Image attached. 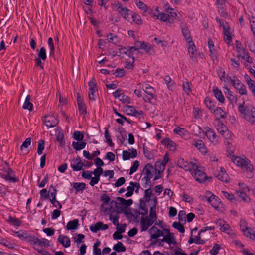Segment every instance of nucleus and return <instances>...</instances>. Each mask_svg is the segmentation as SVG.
Returning <instances> with one entry per match:
<instances>
[{"label": "nucleus", "mask_w": 255, "mask_h": 255, "mask_svg": "<svg viewBox=\"0 0 255 255\" xmlns=\"http://www.w3.org/2000/svg\"><path fill=\"white\" fill-rule=\"evenodd\" d=\"M232 160L239 166H241L242 168H245L248 172L247 177L249 178H251L254 176L253 170H254V166L250 160L248 159H243L240 157L236 156L233 157Z\"/></svg>", "instance_id": "f257e3e1"}, {"label": "nucleus", "mask_w": 255, "mask_h": 255, "mask_svg": "<svg viewBox=\"0 0 255 255\" xmlns=\"http://www.w3.org/2000/svg\"><path fill=\"white\" fill-rule=\"evenodd\" d=\"M190 164L192 165V170H190L191 173L197 181L202 183L206 180V179H208V176L204 171L199 169L196 164L193 162H191Z\"/></svg>", "instance_id": "f03ea898"}, {"label": "nucleus", "mask_w": 255, "mask_h": 255, "mask_svg": "<svg viewBox=\"0 0 255 255\" xmlns=\"http://www.w3.org/2000/svg\"><path fill=\"white\" fill-rule=\"evenodd\" d=\"M153 166L151 163H147L143 169V173L145 176L142 179V181H145L146 184L150 185L151 186L152 184L151 179L153 177Z\"/></svg>", "instance_id": "7ed1b4c3"}, {"label": "nucleus", "mask_w": 255, "mask_h": 255, "mask_svg": "<svg viewBox=\"0 0 255 255\" xmlns=\"http://www.w3.org/2000/svg\"><path fill=\"white\" fill-rule=\"evenodd\" d=\"M216 121L218 122L217 129L223 138L228 139L230 137L229 131L227 127L222 123L219 118H216Z\"/></svg>", "instance_id": "20e7f679"}, {"label": "nucleus", "mask_w": 255, "mask_h": 255, "mask_svg": "<svg viewBox=\"0 0 255 255\" xmlns=\"http://www.w3.org/2000/svg\"><path fill=\"white\" fill-rule=\"evenodd\" d=\"M208 139L214 145L219 143L220 137L217 135L215 132L209 127H207V130L205 133Z\"/></svg>", "instance_id": "39448f33"}, {"label": "nucleus", "mask_w": 255, "mask_h": 255, "mask_svg": "<svg viewBox=\"0 0 255 255\" xmlns=\"http://www.w3.org/2000/svg\"><path fill=\"white\" fill-rule=\"evenodd\" d=\"M207 195L210 196L205 197L207 198L208 202L211 204V205L214 207L215 209L219 210L218 208L219 204L221 203L220 199L215 195L213 194L211 192L208 191Z\"/></svg>", "instance_id": "423d86ee"}, {"label": "nucleus", "mask_w": 255, "mask_h": 255, "mask_svg": "<svg viewBox=\"0 0 255 255\" xmlns=\"http://www.w3.org/2000/svg\"><path fill=\"white\" fill-rule=\"evenodd\" d=\"M238 110L240 115L246 120L251 112V106H247L244 101L242 103L239 105Z\"/></svg>", "instance_id": "0eeeda50"}, {"label": "nucleus", "mask_w": 255, "mask_h": 255, "mask_svg": "<svg viewBox=\"0 0 255 255\" xmlns=\"http://www.w3.org/2000/svg\"><path fill=\"white\" fill-rule=\"evenodd\" d=\"M155 222L150 218H148L147 216H146L145 217H141L140 221L141 232L147 230L148 228L154 223Z\"/></svg>", "instance_id": "6e6552de"}, {"label": "nucleus", "mask_w": 255, "mask_h": 255, "mask_svg": "<svg viewBox=\"0 0 255 255\" xmlns=\"http://www.w3.org/2000/svg\"><path fill=\"white\" fill-rule=\"evenodd\" d=\"M180 28L181 29L182 34L186 42L189 44L192 43L193 40L191 36V33L187 25L182 24L180 25Z\"/></svg>", "instance_id": "1a4fd4ad"}, {"label": "nucleus", "mask_w": 255, "mask_h": 255, "mask_svg": "<svg viewBox=\"0 0 255 255\" xmlns=\"http://www.w3.org/2000/svg\"><path fill=\"white\" fill-rule=\"evenodd\" d=\"M125 111L128 115L134 117H138L140 115H143L144 113L143 111H137L135 107L133 106L127 105L125 107Z\"/></svg>", "instance_id": "9d476101"}, {"label": "nucleus", "mask_w": 255, "mask_h": 255, "mask_svg": "<svg viewBox=\"0 0 255 255\" xmlns=\"http://www.w3.org/2000/svg\"><path fill=\"white\" fill-rule=\"evenodd\" d=\"M134 49L135 50H138V48L136 46H128V47H122L119 48V52L120 54H125L128 56L129 57L132 58V60L135 61V58L134 56H132L131 53V49Z\"/></svg>", "instance_id": "9b49d317"}, {"label": "nucleus", "mask_w": 255, "mask_h": 255, "mask_svg": "<svg viewBox=\"0 0 255 255\" xmlns=\"http://www.w3.org/2000/svg\"><path fill=\"white\" fill-rule=\"evenodd\" d=\"M233 86L238 91L239 93L242 95H246L247 91L244 84L241 82V81L236 78V81L234 82Z\"/></svg>", "instance_id": "f8f14e48"}, {"label": "nucleus", "mask_w": 255, "mask_h": 255, "mask_svg": "<svg viewBox=\"0 0 255 255\" xmlns=\"http://www.w3.org/2000/svg\"><path fill=\"white\" fill-rule=\"evenodd\" d=\"M58 120L53 116H45L44 123L46 127L51 128L56 126L58 123Z\"/></svg>", "instance_id": "ddd939ff"}, {"label": "nucleus", "mask_w": 255, "mask_h": 255, "mask_svg": "<svg viewBox=\"0 0 255 255\" xmlns=\"http://www.w3.org/2000/svg\"><path fill=\"white\" fill-rule=\"evenodd\" d=\"M215 176L219 180L224 182L228 183L229 182V176L223 167H220V171L217 174H214Z\"/></svg>", "instance_id": "4468645a"}, {"label": "nucleus", "mask_w": 255, "mask_h": 255, "mask_svg": "<svg viewBox=\"0 0 255 255\" xmlns=\"http://www.w3.org/2000/svg\"><path fill=\"white\" fill-rule=\"evenodd\" d=\"M91 232L96 233L99 230H106L108 228L107 224H104L102 222H98L95 224L91 225L89 227Z\"/></svg>", "instance_id": "2eb2a0df"}, {"label": "nucleus", "mask_w": 255, "mask_h": 255, "mask_svg": "<svg viewBox=\"0 0 255 255\" xmlns=\"http://www.w3.org/2000/svg\"><path fill=\"white\" fill-rule=\"evenodd\" d=\"M56 140L58 142L59 146H64L65 144L64 135L61 128H57L55 131Z\"/></svg>", "instance_id": "dca6fc26"}, {"label": "nucleus", "mask_w": 255, "mask_h": 255, "mask_svg": "<svg viewBox=\"0 0 255 255\" xmlns=\"http://www.w3.org/2000/svg\"><path fill=\"white\" fill-rule=\"evenodd\" d=\"M142 89L147 95L151 96V97L154 98L155 100H157V96L155 94L156 91L153 87L151 86L149 84H146L142 86Z\"/></svg>", "instance_id": "f3484780"}, {"label": "nucleus", "mask_w": 255, "mask_h": 255, "mask_svg": "<svg viewBox=\"0 0 255 255\" xmlns=\"http://www.w3.org/2000/svg\"><path fill=\"white\" fill-rule=\"evenodd\" d=\"M213 92L217 100L221 103L225 102V98L222 91L216 86L213 87Z\"/></svg>", "instance_id": "a211bd4d"}, {"label": "nucleus", "mask_w": 255, "mask_h": 255, "mask_svg": "<svg viewBox=\"0 0 255 255\" xmlns=\"http://www.w3.org/2000/svg\"><path fill=\"white\" fill-rule=\"evenodd\" d=\"M194 145L197 149L203 154H205L208 152V148L204 144L203 141L201 140H198L195 142Z\"/></svg>", "instance_id": "6ab92c4d"}, {"label": "nucleus", "mask_w": 255, "mask_h": 255, "mask_svg": "<svg viewBox=\"0 0 255 255\" xmlns=\"http://www.w3.org/2000/svg\"><path fill=\"white\" fill-rule=\"evenodd\" d=\"M58 241L65 248H68L70 246L71 241L68 236H62L60 235L58 238Z\"/></svg>", "instance_id": "aec40b11"}, {"label": "nucleus", "mask_w": 255, "mask_h": 255, "mask_svg": "<svg viewBox=\"0 0 255 255\" xmlns=\"http://www.w3.org/2000/svg\"><path fill=\"white\" fill-rule=\"evenodd\" d=\"M146 200H144V198H141L140 199V209L142 210L143 212H140L139 211H137L139 214H141L143 216H147L148 210L146 206Z\"/></svg>", "instance_id": "412c9836"}, {"label": "nucleus", "mask_w": 255, "mask_h": 255, "mask_svg": "<svg viewBox=\"0 0 255 255\" xmlns=\"http://www.w3.org/2000/svg\"><path fill=\"white\" fill-rule=\"evenodd\" d=\"M0 176L7 181H12L13 182H17L19 181V179L15 176L8 175V173L6 172V170H1L0 172Z\"/></svg>", "instance_id": "4be33fe9"}, {"label": "nucleus", "mask_w": 255, "mask_h": 255, "mask_svg": "<svg viewBox=\"0 0 255 255\" xmlns=\"http://www.w3.org/2000/svg\"><path fill=\"white\" fill-rule=\"evenodd\" d=\"M160 241H161V242H165L169 244H175L176 243L174 234L173 233L166 234Z\"/></svg>", "instance_id": "5701e85b"}, {"label": "nucleus", "mask_w": 255, "mask_h": 255, "mask_svg": "<svg viewBox=\"0 0 255 255\" xmlns=\"http://www.w3.org/2000/svg\"><path fill=\"white\" fill-rule=\"evenodd\" d=\"M177 165L179 167L184 169L185 170H192L190 168L189 163L186 161L184 160V159L182 158H179L177 160Z\"/></svg>", "instance_id": "b1692460"}, {"label": "nucleus", "mask_w": 255, "mask_h": 255, "mask_svg": "<svg viewBox=\"0 0 255 255\" xmlns=\"http://www.w3.org/2000/svg\"><path fill=\"white\" fill-rule=\"evenodd\" d=\"M213 113L216 116V118H225L226 117V113L222 108L219 107H216L213 110Z\"/></svg>", "instance_id": "393cba45"}, {"label": "nucleus", "mask_w": 255, "mask_h": 255, "mask_svg": "<svg viewBox=\"0 0 255 255\" xmlns=\"http://www.w3.org/2000/svg\"><path fill=\"white\" fill-rule=\"evenodd\" d=\"M136 47L140 49H143L146 53H148L150 50V44L147 42L137 41L135 43Z\"/></svg>", "instance_id": "a878e982"}, {"label": "nucleus", "mask_w": 255, "mask_h": 255, "mask_svg": "<svg viewBox=\"0 0 255 255\" xmlns=\"http://www.w3.org/2000/svg\"><path fill=\"white\" fill-rule=\"evenodd\" d=\"M251 124L255 126V107L251 106V112L246 120Z\"/></svg>", "instance_id": "bb28decb"}, {"label": "nucleus", "mask_w": 255, "mask_h": 255, "mask_svg": "<svg viewBox=\"0 0 255 255\" xmlns=\"http://www.w3.org/2000/svg\"><path fill=\"white\" fill-rule=\"evenodd\" d=\"M79 220L77 219L69 221L66 225V229L68 230L76 229L79 226Z\"/></svg>", "instance_id": "cd10ccee"}, {"label": "nucleus", "mask_w": 255, "mask_h": 255, "mask_svg": "<svg viewBox=\"0 0 255 255\" xmlns=\"http://www.w3.org/2000/svg\"><path fill=\"white\" fill-rule=\"evenodd\" d=\"M71 185L76 190V192L83 191L86 188V185L84 183L75 182L71 183Z\"/></svg>", "instance_id": "c85d7f7f"}, {"label": "nucleus", "mask_w": 255, "mask_h": 255, "mask_svg": "<svg viewBox=\"0 0 255 255\" xmlns=\"http://www.w3.org/2000/svg\"><path fill=\"white\" fill-rule=\"evenodd\" d=\"M130 14L133 21L138 25H142L143 22L141 16L137 13L131 11Z\"/></svg>", "instance_id": "c756f323"}, {"label": "nucleus", "mask_w": 255, "mask_h": 255, "mask_svg": "<svg viewBox=\"0 0 255 255\" xmlns=\"http://www.w3.org/2000/svg\"><path fill=\"white\" fill-rule=\"evenodd\" d=\"M88 84L89 87V93H95L97 91V84L94 77L91 78Z\"/></svg>", "instance_id": "7c9ffc66"}, {"label": "nucleus", "mask_w": 255, "mask_h": 255, "mask_svg": "<svg viewBox=\"0 0 255 255\" xmlns=\"http://www.w3.org/2000/svg\"><path fill=\"white\" fill-rule=\"evenodd\" d=\"M31 96L28 95L26 96L25 102L23 105L24 109H28L31 111L33 109V104L30 102Z\"/></svg>", "instance_id": "2f4dec72"}, {"label": "nucleus", "mask_w": 255, "mask_h": 255, "mask_svg": "<svg viewBox=\"0 0 255 255\" xmlns=\"http://www.w3.org/2000/svg\"><path fill=\"white\" fill-rule=\"evenodd\" d=\"M7 221L13 226H20L22 221L19 219L9 216Z\"/></svg>", "instance_id": "473e14b6"}, {"label": "nucleus", "mask_w": 255, "mask_h": 255, "mask_svg": "<svg viewBox=\"0 0 255 255\" xmlns=\"http://www.w3.org/2000/svg\"><path fill=\"white\" fill-rule=\"evenodd\" d=\"M86 143L85 142H79L73 141L72 143V146L75 150L78 151L84 148L86 146Z\"/></svg>", "instance_id": "72a5a7b5"}, {"label": "nucleus", "mask_w": 255, "mask_h": 255, "mask_svg": "<svg viewBox=\"0 0 255 255\" xmlns=\"http://www.w3.org/2000/svg\"><path fill=\"white\" fill-rule=\"evenodd\" d=\"M158 14L159 15V19H160L161 21L169 23H173L174 21L173 19H172V20L171 21L170 15L168 14L161 12L160 13H158Z\"/></svg>", "instance_id": "f704fd0d"}, {"label": "nucleus", "mask_w": 255, "mask_h": 255, "mask_svg": "<svg viewBox=\"0 0 255 255\" xmlns=\"http://www.w3.org/2000/svg\"><path fill=\"white\" fill-rule=\"evenodd\" d=\"M15 234L22 240L26 241L28 235V233L23 230H20L14 232Z\"/></svg>", "instance_id": "c9c22d12"}, {"label": "nucleus", "mask_w": 255, "mask_h": 255, "mask_svg": "<svg viewBox=\"0 0 255 255\" xmlns=\"http://www.w3.org/2000/svg\"><path fill=\"white\" fill-rule=\"evenodd\" d=\"M204 103H205L206 107H207V108L210 111H211L212 110L213 111V110L216 108V106L214 104L213 101H211L210 100V99L209 97H206L205 98Z\"/></svg>", "instance_id": "e433bc0d"}, {"label": "nucleus", "mask_w": 255, "mask_h": 255, "mask_svg": "<svg viewBox=\"0 0 255 255\" xmlns=\"http://www.w3.org/2000/svg\"><path fill=\"white\" fill-rule=\"evenodd\" d=\"M104 134H105V138L106 140V142L107 143V144L108 145V146H109L111 147H114V144L112 142V140L111 139V135H110L108 129H106L105 130Z\"/></svg>", "instance_id": "4c0bfd02"}, {"label": "nucleus", "mask_w": 255, "mask_h": 255, "mask_svg": "<svg viewBox=\"0 0 255 255\" xmlns=\"http://www.w3.org/2000/svg\"><path fill=\"white\" fill-rule=\"evenodd\" d=\"M113 249L117 252H125L126 250V248L121 242H118L116 245H115Z\"/></svg>", "instance_id": "58836bf2"}, {"label": "nucleus", "mask_w": 255, "mask_h": 255, "mask_svg": "<svg viewBox=\"0 0 255 255\" xmlns=\"http://www.w3.org/2000/svg\"><path fill=\"white\" fill-rule=\"evenodd\" d=\"M136 4L137 7L141 10H142L143 12H147L149 10L147 5L141 1L136 0Z\"/></svg>", "instance_id": "ea45409f"}, {"label": "nucleus", "mask_w": 255, "mask_h": 255, "mask_svg": "<svg viewBox=\"0 0 255 255\" xmlns=\"http://www.w3.org/2000/svg\"><path fill=\"white\" fill-rule=\"evenodd\" d=\"M240 228H241L242 232L244 234V235H245V232L249 231V230H250L251 229V228H249L247 226V222L245 220H243V219L241 220V221L240 222Z\"/></svg>", "instance_id": "a19ab883"}, {"label": "nucleus", "mask_w": 255, "mask_h": 255, "mask_svg": "<svg viewBox=\"0 0 255 255\" xmlns=\"http://www.w3.org/2000/svg\"><path fill=\"white\" fill-rule=\"evenodd\" d=\"M84 164L82 163L81 161L77 162L76 164H71V167L74 171H78L83 169Z\"/></svg>", "instance_id": "79ce46f5"}, {"label": "nucleus", "mask_w": 255, "mask_h": 255, "mask_svg": "<svg viewBox=\"0 0 255 255\" xmlns=\"http://www.w3.org/2000/svg\"><path fill=\"white\" fill-rule=\"evenodd\" d=\"M216 21L220 24V26H222L223 31L230 29L229 25L225 20L216 18Z\"/></svg>", "instance_id": "37998d69"}, {"label": "nucleus", "mask_w": 255, "mask_h": 255, "mask_svg": "<svg viewBox=\"0 0 255 255\" xmlns=\"http://www.w3.org/2000/svg\"><path fill=\"white\" fill-rule=\"evenodd\" d=\"M208 47L211 55L212 56H215L216 52L214 48V42L211 39H208Z\"/></svg>", "instance_id": "c03bdc74"}, {"label": "nucleus", "mask_w": 255, "mask_h": 255, "mask_svg": "<svg viewBox=\"0 0 255 255\" xmlns=\"http://www.w3.org/2000/svg\"><path fill=\"white\" fill-rule=\"evenodd\" d=\"M48 45L50 48V56H53L54 55L55 47L53 43V40L51 37H50L48 39Z\"/></svg>", "instance_id": "a18cd8bd"}, {"label": "nucleus", "mask_w": 255, "mask_h": 255, "mask_svg": "<svg viewBox=\"0 0 255 255\" xmlns=\"http://www.w3.org/2000/svg\"><path fill=\"white\" fill-rule=\"evenodd\" d=\"M38 57L45 61L47 58L46 49L44 47H42L38 53Z\"/></svg>", "instance_id": "49530a36"}, {"label": "nucleus", "mask_w": 255, "mask_h": 255, "mask_svg": "<svg viewBox=\"0 0 255 255\" xmlns=\"http://www.w3.org/2000/svg\"><path fill=\"white\" fill-rule=\"evenodd\" d=\"M172 227L178 230L180 233H183L185 232L184 226L179 222H174L172 224Z\"/></svg>", "instance_id": "de8ad7c7"}, {"label": "nucleus", "mask_w": 255, "mask_h": 255, "mask_svg": "<svg viewBox=\"0 0 255 255\" xmlns=\"http://www.w3.org/2000/svg\"><path fill=\"white\" fill-rule=\"evenodd\" d=\"M152 194L151 187H150L149 188L146 189L144 192V196L143 198H144V200H146V202H149L151 199V197Z\"/></svg>", "instance_id": "09e8293b"}, {"label": "nucleus", "mask_w": 255, "mask_h": 255, "mask_svg": "<svg viewBox=\"0 0 255 255\" xmlns=\"http://www.w3.org/2000/svg\"><path fill=\"white\" fill-rule=\"evenodd\" d=\"M220 248L221 247L220 245L217 243H215L214 244L213 248L209 251V253L211 255H216L218 254L219 251L220 249Z\"/></svg>", "instance_id": "8fccbe9b"}, {"label": "nucleus", "mask_w": 255, "mask_h": 255, "mask_svg": "<svg viewBox=\"0 0 255 255\" xmlns=\"http://www.w3.org/2000/svg\"><path fill=\"white\" fill-rule=\"evenodd\" d=\"M139 166V162L138 160L134 161L130 169L129 175H131L135 172L138 170Z\"/></svg>", "instance_id": "3c124183"}, {"label": "nucleus", "mask_w": 255, "mask_h": 255, "mask_svg": "<svg viewBox=\"0 0 255 255\" xmlns=\"http://www.w3.org/2000/svg\"><path fill=\"white\" fill-rule=\"evenodd\" d=\"M156 208H155V206H152L150 209V211L149 215V218L155 221H156L157 219V216L156 213Z\"/></svg>", "instance_id": "603ef678"}, {"label": "nucleus", "mask_w": 255, "mask_h": 255, "mask_svg": "<svg viewBox=\"0 0 255 255\" xmlns=\"http://www.w3.org/2000/svg\"><path fill=\"white\" fill-rule=\"evenodd\" d=\"M226 97L229 100L230 103L233 105L237 101V98L236 95L233 94V92L229 94V95H226Z\"/></svg>", "instance_id": "864d4df0"}, {"label": "nucleus", "mask_w": 255, "mask_h": 255, "mask_svg": "<svg viewBox=\"0 0 255 255\" xmlns=\"http://www.w3.org/2000/svg\"><path fill=\"white\" fill-rule=\"evenodd\" d=\"M45 141L42 139H40L38 142V148L37 153L38 155H41L42 153V151L44 149Z\"/></svg>", "instance_id": "5fc2aeb1"}, {"label": "nucleus", "mask_w": 255, "mask_h": 255, "mask_svg": "<svg viewBox=\"0 0 255 255\" xmlns=\"http://www.w3.org/2000/svg\"><path fill=\"white\" fill-rule=\"evenodd\" d=\"M26 241L31 244H35L39 241V238L35 236H31L28 234Z\"/></svg>", "instance_id": "6e6d98bb"}, {"label": "nucleus", "mask_w": 255, "mask_h": 255, "mask_svg": "<svg viewBox=\"0 0 255 255\" xmlns=\"http://www.w3.org/2000/svg\"><path fill=\"white\" fill-rule=\"evenodd\" d=\"M237 57L238 58H242V59H246V61L249 63H253V59L250 56L248 52H247L246 54H239L237 55Z\"/></svg>", "instance_id": "4d7b16f0"}, {"label": "nucleus", "mask_w": 255, "mask_h": 255, "mask_svg": "<svg viewBox=\"0 0 255 255\" xmlns=\"http://www.w3.org/2000/svg\"><path fill=\"white\" fill-rule=\"evenodd\" d=\"M237 193L238 196L243 201L248 202L250 200V197L244 192V191H237Z\"/></svg>", "instance_id": "13d9d810"}, {"label": "nucleus", "mask_w": 255, "mask_h": 255, "mask_svg": "<svg viewBox=\"0 0 255 255\" xmlns=\"http://www.w3.org/2000/svg\"><path fill=\"white\" fill-rule=\"evenodd\" d=\"M143 154L146 158L150 160L153 158V154L151 152L147 149L144 145L143 147Z\"/></svg>", "instance_id": "bf43d9fd"}, {"label": "nucleus", "mask_w": 255, "mask_h": 255, "mask_svg": "<svg viewBox=\"0 0 255 255\" xmlns=\"http://www.w3.org/2000/svg\"><path fill=\"white\" fill-rule=\"evenodd\" d=\"M73 137L76 140L80 141L83 140L84 135L80 131H76L74 133Z\"/></svg>", "instance_id": "052dcab7"}, {"label": "nucleus", "mask_w": 255, "mask_h": 255, "mask_svg": "<svg viewBox=\"0 0 255 255\" xmlns=\"http://www.w3.org/2000/svg\"><path fill=\"white\" fill-rule=\"evenodd\" d=\"M193 113L195 119H199L202 116V111L198 107H194L193 109Z\"/></svg>", "instance_id": "680f3d73"}, {"label": "nucleus", "mask_w": 255, "mask_h": 255, "mask_svg": "<svg viewBox=\"0 0 255 255\" xmlns=\"http://www.w3.org/2000/svg\"><path fill=\"white\" fill-rule=\"evenodd\" d=\"M190 44V46L188 48V52L190 55V56L191 58L193 57L195 54V46L192 42V43H191Z\"/></svg>", "instance_id": "e2e57ef3"}, {"label": "nucleus", "mask_w": 255, "mask_h": 255, "mask_svg": "<svg viewBox=\"0 0 255 255\" xmlns=\"http://www.w3.org/2000/svg\"><path fill=\"white\" fill-rule=\"evenodd\" d=\"M101 201L104 204H108L110 201V197L106 194H102L100 197Z\"/></svg>", "instance_id": "0e129e2a"}, {"label": "nucleus", "mask_w": 255, "mask_h": 255, "mask_svg": "<svg viewBox=\"0 0 255 255\" xmlns=\"http://www.w3.org/2000/svg\"><path fill=\"white\" fill-rule=\"evenodd\" d=\"M78 106V109L79 111V114L80 115H85L87 113L86 105L84 104V103L79 105Z\"/></svg>", "instance_id": "69168bd1"}, {"label": "nucleus", "mask_w": 255, "mask_h": 255, "mask_svg": "<svg viewBox=\"0 0 255 255\" xmlns=\"http://www.w3.org/2000/svg\"><path fill=\"white\" fill-rule=\"evenodd\" d=\"M125 70L124 69L117 68L113 73L116 77H122L125 75Z\"/></svg>", "instance_id": "338daca9"}, {"label": "nucleus", "mask_w": 255, "mask_h": 255, "mask_svg": "<svg viewBox=\"0 0 255 255\" xmlns=\"http://www.w3.org/2000/svg\"><path fill=\"white\" fill-rule=\"evenodd\" d=\"M245 236L247 237H250V239L255 241V231L252 229L249 230V231L245 232Z\"/></svg>", "instance_id": "774afa93"}]
</instances>
